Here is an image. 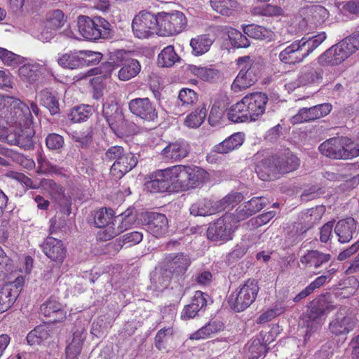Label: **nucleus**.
Returning <instances> with one entry per match:
<instances>
[{
	"label": "nucleus",
	"instance_id": "nucleus-1",
	"mask_svg": "<svg viewBox=\"0 0 359 359\" xmlns=\"http://www.w3.org/2000/svg\"><path fill=\"white\" fill-rule=\"evenodd\" d=\"M161 176L174 189L186 191L203 183L208 173L197 166L176 165L162 170Z\"/></svg>",
	"mask_w": 359,
	"mask_h": 359
},
{
	"label": "nucleus",
	"instance_id": "nucleus-2",
	"mask_svg": "<svg viewBox=\"0 0 359 359\" xmlns=\"http://www.w3.org/2000/svg\"><path fill=\"white\" fill-rule=\"evenodd\" d=\"M326 39L325 32L312 37H303L287 46L279 54L281 62L294 65L302 62L309 54L318 48Z\"/></svg>",
	"mask_w": 359,
	"mask_h": 359
},
{
	"label": "nucleus",
	"instance_id": "nucleus-3",
	"mask_svg": "<svg viewBox=\"0 0 359 359\" xmlns=\"http://www.w3.org/2000/svg\"><path fill=\"white\" fill-rule=\"evenodd\" d=\"M299 165V158L289 151H285L276 156L268 158L257 166L256 172L259 177L270 180L276 171L285 173L296 170Z\"/></svg>",
	"mask_w": 359,
	"mask_h": 359
},
{
	"label": "nucleus",
	"instance_id": "nucleus-4",
	"mask_svg": "<svg viewBox=\"0 0 359 359\" xmlns=\"http://www.w3.org/2000/svg\"><path fill=\"white\" fill-rule=\"evenodd\" d=\"M359 49V33L332 46L317 59L321 66L338 65Z\"/></svg>",
	"mask_w": 359,
	"mask_h": 359
},
{
	"label": "nucleus",
	"instance_id": "nucleus-5",
	"mask_svg": "<svg viewBox=\"0 0 359 359\" xmlns=\"http://www.w3.org/2000/svg\"><path fill=\"white\" fill-rule=\"evenodd\" d=\"M320 153L332 159H349L359 156V143L354 145L345 137H332L319 146Z\"/></svg>",
	"mask_w": 359,
	"mask_h": 359
},
{
	"label": "nucleus",
	"instance_id": "nucleus-6",
	"mask_svg": "<svg viewBox=\"0 0 359 359\" xmlns=\"http://www.w3.org/2000/svg\"><path fill=\"white\" fill-rule=\"evenodd\" d=\"M8 125L13 126L16 125L17 130L15 133H8L7 129V137L3 142L10 144L18 145L25 149H29L33 147V137L34 130L32 127V116H18Z\"/></svg>",
	"mask_w": 359,
	"mask_h": 359
},
{
	"label": "nucleus",
	"instance_id": "nucleus-7",
	"mask_svg": "<svg viewBox=\"0 0 359 359\" xmlns=\"http://www.w3.org/2000/svg\"><path fill=\"white\" fill-rule=\"evenodd\" d=\"M335 306L325 299L313 303L303 316L302 325L306 328L304 340L310 337L312 333L318 330L323 325L327 315L332 311Z\"/></svg>",
	"mask_w": 359,
	"mask_h": 359
},
{
	"label": "nucleus",
	"instance_id": "nucleus-8",
	"mask_svg": "<svg viewBox=\"0 0 359 359\" xmlns=\"http://www.w3.org/2000/svg\"><path fill=\"white\" fill-rule=\"evenodd\" d=\"M259 290L257 282L248 279L229 295L228 302L231 308L236 312L244 311L255 301Z\"/></svg>",
	"mask_w": 359,
	"mask_h": 359
},
{
	"label": "nucleus",
	"instance_id": "nucleus-9",
	"mask_svg": "<svg viewBox=\"0 0 359 359\" xmlns=\"http://www.w3.org/2000/svg\"><path fill=\"white\" fill-rule=\"evenodd\" d=\"M77 26L80 34L88 40L107 38L111 30L110 24L100 17L91 19L86 15H80L77 20Z\"/></svg>",
	"mask_w": 359,
	"mask_h": 359
},
{
	"label": "nucleus",
	"instance_id": "nucleus-10",
	"mask_svg": "<svg viewBox=\"0 0 359 359\" xmlns=\"http://www.w3.org/2000/svg\"><path fill=\"white\" fill-rule=\"evenodd\" d=\"M158 31L160 36H172L182 32L187 25L185 15L178 11L171 13L161 12L157 14Z\"/></svg>",
	"mask_w": 359,
	"mask_h": 359
},
{
	"label": "nucleus",
	"instance_id": "nucleus-11",
	"mask_svg": "<svg viewBox=\"0 0 359 359\" xmlns=\"http://www.w3.org/2000/svg\"><path fill=\"white\" fill-rule=\"evenodd\" d=\"M237 64L241 70L231 85V89L234 93H239L252 86L258 79L255 67L250 65L249 56L239 57Z\"/></svg>",
	"mask_w": 359,
	"mask_h": 359
},
{
	"label": "nucleus",
	"instance_id": "nucleus-12",
	"mask_svg": "<svg viewBox=\"0 0 359 359\" xmlns=\"http://www.w3.org/2000/svg\"><path fill=\"white\" fill-rule=\"evenodd\" d=\"M134 35L138 39H147L158 31L157 15L142 11L134 18L132 22Z\"/></svg>",
	"mask_w": 359,
	"mask_h": 359
},
{
	"label": "nucleus",
	"instance_id": "nucleus-13",
	"mask_svg": "<svg viewBox=\"0 0 359 359\" xmlns=\"http://www.w3.org/2000/svg\"><path fill=\"white\" fill-rule=\"evenodd\" d=\"M18 116H30V111L25 103L13 97L0 95V117L7 125Z\"/></svg>",
	"mask_w": 359,
	"mask_h": 359
},
{
	"label": "nucleus",
	"instance_id": "nucleus-14",
	"mask_svg": "<svg viewBox=\"0 0 359 359\" xmlns=\"http://www.w3.org/2000/svg\"><path fill=\"white\" fill-rule=\"evenodd\" d=\"M358 323V320L348 313L346 308H340L335 318L329 324L330 331L336 336L346 335L351 332Z\"/></svg>",
	"mask_w": 359,
	"mask_h": 359
},
{
	"label": "nucleus",
	"instance_id": "nucleus-15",
	"mask_svg": "<svg viewBox=\"0 0 359 359\" xmlns=\"http://www.w3.org/2000/svg\"><path fill=\"white\" fill-rule=\"evenodd\" d=\"M24 280L18 277L14 281L6 283L0 290V313L9 309L20 293Z\"/></svg>",
	"mask_w": 359,
	"mask_h": 359
},
{
	"label": "nucleus",
	"instance_id": "nucleus-16",
	"mask_svg": "<svg viewBox=\"0 0 359 359\" xmlns=\"http://www.w3.org/2000/svg\"><path fill=\"white\" fill-rule=\"evenodd\" d=\"M233 220L231 215H225L210 224L207 230V236L213 241L226 242L231 239L230 222Z\"/></svg>",
	"mask_w": 359,
	"mask_h": 359
},
{
	"label": "nucleus",
	"instance_id": "nucleus-17",
	"mask_svg": "<svg viewBox=\"0 0 359 359\" xmlns=\"http://www.w3.org/2000/svg\"><path fill=\"white\" fill-rule=\"evenodd\" d=\"M250 121L259 118L265 112L268 97L263 93H255L245 95L243 98Z\"/></svg>",
	"mask_w": 359,
	"mask_h": 359
},
{
	"label": "nucleus",
	"instance_id": "nucleus-18",
	"mask_svg": "<svg viewBox=\"0 0 359 359\" xmlns=\"http://www.w3.org/2000/svg\"><path fill=\"white\" fill-rule=\"evenodd\" d=\"M163 264L165 271L169 274L180 276L187 271L191 264V260L189 257L184 253H170L165 255Z\"/></svg>",
	"mask_w": 359,
	"mask_h": 359
},
{
	"label": "nucleus",
	"instance_id": "nucleus-19",
	"mask_svg": "<svg viewBox=\"0 0 359 359\" xmlns=\"http://www.w3.org/2000/svg\"><path fill=\"white\" fill-rule=\"evenodd\" d=\"M331 110L332 105L329 103L316 105L310 108H303L291 118L290 121L292 124H298L313 121L327 115Z\"/></svg>",
	"mask_w": 359,
	"mask_h": 359
},
{
	"label": "nucleus",
	"instance_id": "nucleus-20",
	"mask_svg": "<svg viewBox=\"0 0 359 359\" xmlns=\"http://www.w3.org/2000/svg\"><path fill=\"white\" fill-rule=\"evenodd\" d=\"M135 215L128 210L121 215L120 223L117 228L114 227V223L105 226L104 229L98 233V238L100 240L108 241L114 238L123 231L130 228L135 222Z\"/></svg>",
	"mask_w": 359,
	"mask_h": 359
},
{
	"label": "nucleus",
	"instance_id": "nucleus-21",
	"mask_svg": "<svg viewBox=\"0 0 359 359\" xmlns=\"http://www.w3.org/2000/svg\"><path fill=\"white\" fill-rule=\"evenodd\" d=\"M128 107L133 114L142 119L153 121L157 117L156 110L147 97L133 99Z\"/></svg>",
	"mask_w": 359,
	"mask_h": 359
},
{
	"label": "nucleus",
	"instance_id": "nucleus-22",
	"mask_svg": "<svg viewBox=\"0 0 359 359\" xmlns=\"http://www.w3.org/2000/svg\"><path fill=\"white\" fill-rule=\"evenodd\" d=\"M41 248L50 259L58 264H62L66 257L67 251L62 241L53 237L46 238Z\"/></svg>",
	"mask_w": 359,
	"mask_h": 359
},
{
	"label": "nucleus",
	"instance_id": "nucleus-23",
	"mask_svg": "<svg viewBox=\"0 0 359 359\" xmlns=\"http://www.w3.org/2000/svg\"><path fill=\"white\" fill-rule=\"evenodd\" d=\"M144 220L147 231L155 237H161L167 233L168 221L165 215L157 212H148Z\"/></svg>",
	"mask_w": 359,
	"mask_h": 359
},
{
	"label": "nucleus",
	"instance_id": "nucleus-24",
	"mask_svg": "<svg viewBox=\"0 0 359 359\" xmlns=\"http://www.w3.org/2000/svg\"><path fill=\"white\" fill-rule=\"evenodd\" d=\"M40 312L45 317L49 318L52 323L62 321L67 316L64 306L55 297H50L41 305Z\"/></svg>",
	"mask_w": 359,
	"mask_h": 359
},
{
	"label": "nucleus",
	"instance_id": "nucleus-25",
	"mask_svg": "<svg viewBox=\"0 0 359 359\" xmlns=\"http://www.w3.org/2000/svg\"><path fill=\"white\" fill-rule=\"evenodd\" d=\"M189 152V144L184 140L169 142L161 151L165 161H179L187 156Z\"/></svg>",
	"mask_w": 359,
	"mask_h": 359
},
{
	"label": "nucleus",
	"instance_id": "nucleus-26",
	"mask_svg": "<svg viewBox=\"0 0 359 359\" xmlns=\"http://www.w3.org/2000/svg\"><path fill=\"white\" fill-rule=\"evenodd\" d=\"M103 115L113 131L116 132L123 126L124 116L116 103L103 104Z\"/></svg>",
	"mask_w": 359,
	"mask_h": 359
},
{
	"label": "nucleus",
	"instance_id": "nucleus-27",
	"mask_svg": "<svg viewBox=\"0 0 359 359\" xmlns=\"http://www.w3.org/2000/svg\"><path fill=\"white\" fill-rule=\"evenodd\" d=\"M331 259V255L318 250H307L299 259L305 269H317Z\"/></svg>",
	"mask_w": 359,
	"mask_h": 359
},
{
	"label": "nucleus",
	"instance_id": "nucleus-28",
	"mask_svg": "<svg viewBox=\"0 0 359 359\" xmlns=\"http://www.w3.org/2000/svg\"><path fill=\"white\" fill-rule=\"evenodd\" d=\"M334 233L338 236L339 242L348 243L357 233V223L352 217L339 220L335 225Z\"/></svg>",
	"mask_w": 359,
	"mask_h": 359
},
{
	"label": "nucleus",
	"instance_id": "nucleus-29",
	"mask_svg": "<svg viewBox=\"0 0 359 359\" xmlns=\"http://www.w3.org/2000/svg\"><path fill=\"white\" fill-rule=\"evenodd\" d=\"M137 163V158L136 156L128 151L119 161L113 163L110 169V173L114 177L120 179L130 171Z\"/></svg>",
	"mask_w": 359,
	"mask_h": 359
},
{
	"label": "nucleus",
	"instance_id": "nucleus-30",
	"mask_svg": "<svg viewBox=\"0 0 359 359\" xmlns=\"http://www.w3.org/2000/svg\"><path fill=\"white\" fill-rule=\"evenodd\" d=\"M207 294L201 291H196L191 304L184 307L181 313L182 319L189 320L194 318L207 305Z\"/></svg>",
	"mask_w": 359,
	"mask_h": 359
},
{
	"label": "nucleus",
	"instance_id": "nucleus-31",
	"mask_svg": "<svg viewBox=\"0 0 359 359\" xmlns=\"http://www.w3.org/2000/svg\"><path fill=\"white\" fill-rule=\"evenodd\" d=\"M269 203V200L264 197H254L245 203L243 208L236 210V219H245L261 210Z\"/></svg>",
	"mask_w": 359,
	"mask_h": 359
},
{
	"label": "nucleus",
	"instance_id": "nucleus-32",
	"mask_svg": "<svg viewBox=\"0 0 359 359\" xmlns=\"http://www.w3.org/2000/svg\"><path fill=\"white\" fill-rule=\"evenodd\" d=\"M323 79V70L315 68L311 65L304 66L298 76L297 86H305L319 83Z\"/></svg>",
	"mask_w": 359,
	"mask_h": 359
},
{
	"label": "nucleus",
	"instance_id": "nucleus-33",
	"mask_svg": "<svg viewBox=\"0 0 359 359\" xmlns=\"http://www.w3.org/2000/svg\"><path fill=\"white\" fill-rule=\"evenodd\" d=\"M224 325L220 320H211L198 330L191 334L189 339L191 340L205 339L213 337L215 334L222 331Z\"/></svg>",
	"mask_w": 359,
	"mask_h": 359
},
{
	"label": "nucleus",
	"instance_id": "nucleus-34",
	"mask_svg": "<svg viewBox=\"0 0 359 359\" xmlns=\"http://www.w3.org/2000/svg\"><path fill=\"white\" fill-rule=\"evenodd\" d=\"M81 55L80 51H69L59 53L57 62L59 66L64 69H76L82 68Z\"/></svg>",
	"mask_w": 359,
	"mask_h": 359
},
{
	"label": "nucleus",
	"instance_id": "nucleus-35",
	"mask_svg": "<svg viewBox=\"0 0 359 359\" xmlns=\"http://www.w3.org/2000/svg\"><path fill=\"white\" fill-rule=\"evenodd\" d=\"M48 62L47 60L41 61V63L25 64L19 68V75L23 80L29 83H33L37 80L40 69L42 67H48Z\"/></svg>",
	"mask_w": 359,
	"mask_h": 359
},
{
	"label": "nucleus",
	"instance_id": "nucleus-36",
	"mask_svg": "<svg viewBox=\"0 0 359 359\" xmlns=\"http://www.w3.org/2000/svg\"><path fill=\"white\" fill-rule=\"evenodd\" d=\"M215 39L210 34H201L196 36L190 41L191 53L196 56H200L207 53Z\"/></svg>",
	"mask_w": 359,
	"mask_h": 359
},
{
	"label": "nucleus",
	"instance_id": "nucleus-37",
	"mask_svg": "<svg viewBox=\"0 0 359 359\" xmlns=\"http://www.w3.org/2000/svg\"><path fill=\"white\" fill-rule=\"evenodd\" d=\"M244 134L236 133L215 147L217 152L226 154L241 147L244 142Z\"/></svg>",
	"mask_w": 359,
	"mask_h": 359
},
{
	"label": "nucleus",
	"instance_id": "nucleus-38",
	"mask_svg": "<svg viewBox=\"0 0 359 359\" xmlns=\"http://www.w3.org/2000/svg\"><path fill=\"white\" fill-rule=\"evenodd\" d=\"M227 116L230 121L234 123L250 121L243 99L236 102L229 109Z\"/></svg>",
	"mask_w": 359,
	"mask_h": 359
},
{
	"label": "nucleus",
	"instance_id": "nucleus-39",
	"mask_svg": "<svg viewBox=\"0 0 359 359\" xmlns=\"http://www.w3.org/2000/svg\"><path fill=\"white\" fill-rule=\"evenodd\" d=\"M141 66L135 59L126 60L118 71V76L121 81H128L137 76L140 72Z\"/></svg>",
	"mask_w": 359,
	"mask_h": 359
},
{
	"label": "nucleus",
	"instance_id": "nucleus-40",
	"mask_svg": "<svg viewBox=\"0 0 359 359\" xmlns=\"http://www.w3.org/2000/svg\"><path fill=\"white\" fill-rule=\"evenodd\" d=\"M217 212L215 204L208 199H203L194 203L190 208V213L194 216H207Z\"/></svg>",
	"mask_w": 359,
	"mask_h": 359
},
{
	"label": "nucleus",
	"instance_id": "nucleus-41",
	"mask_svg": "<svg viewBox=\"0 0 359 359\" xmlns=\"http://www.w3.org/2000/svg\"><path fill=\"white\" fill-rule=\"evenodd\" d=\"M263 338L257 337L252 339L245 345V348L249 353V359H259L265 355L267 349L266 345L263 342Z\"/></svg>",
	"mask_w": 359,
	"mask_h": 359
},
{
	"label": "nucleus",
	"instance_id": "nucleus-42",
	"mask_svg": "<svg viewBox=\"0 0 359 359\" xmlns=\"http://www.w3.org/2000/svg\"><path fill=\"white\" fill-rule=\"evenodd\" d=\"M210 3L213 10L223 15H231L238 8L235 0H210Z\"/></svg>",
	"mask_w": 359,
	"mask_h": 359
},
{
	"label": "nucleus",
	"instance_id": "nucleus-43",
	"mask_svg": "<svg viewBox=\"0 0 359 359\" xmlns=\"http://www.w3.org/2000/svg\"><path fill=\"white\" fill-rule=\"evenodd\" d=\"M49 337V332L46 325L36 326L27 336V341L31 346L39 345Z\"/></svg>",
	"mask_w": 359,
	"mask_h": 359
},
{
	"label": "nucleus",
	"instance_id": "nucleus-44",
	"mask_svg": "<svg viewBox=\"0 0 359 359\" xmlns=\"http://www.w3.org/2000/svg\"><path fill=\"white\" fill-rule=\"evenodd\" d=\"M245 34L255 39H266L272 36V32L264 27L257 25H248L243 27Z\"/></svg>",
	"mask_w": 359,
	"mask_h": 359
},
{
	"label": "nucleus",
	"instance_id": "nucleus-45",
	"mask_svg": "<svg viewBox=\"0 0 359 359\" xmlns=\"http://www.w3.org/2000/svg\"><path fill=\"white\" fill-rule=\"evenodd\" d=\"M41 104L46 107L51 114L59 113V103L56 97L49 90H42L39 95Z\"/></svg>",
	"mask_w": 359,
	"mask_h": 359
},
{
	"label": "nucleus",
	"instance_id": "nucleus-46",
	"mask_svg": "<svg viewBox=\"0 0 359 359\" xmlns=\"http://www.w3.org/2000/svg\"><path fill=\"white\" fill-rule=\"evenodd\" d=\"M206 115L207 110L204 105L197 107L194 111L186 117L184 123L188 127L197 128L204 121Z\"/></svg>",
	"mask_w": 359,
	"mask_h": 359
},
{
	"label": "nucleus",
	"instance_id": "nucleus-47",
	"mask_svg": "<svg viewBox=\"0 0 359 359\" xmlns=\"http://www.w3.org/2000/svg\"><path fill=\"white\" fill-rule=\"evenodd\" d=\"M179 59L172 46L165 47L158 56V63L161 67H171Z\"/></svg>",
	"mask_w": 359,
	"mask_h": 359
},
{
	"label": "nucleus",
	"instance_id": "nucleus-48",
	"mask_svg": "<svg viewBox=\"0 0 359 359\" xmlns=\"http://www.w3.org/2000/svg\"><path fill=\"white\" fill-rule=\"evenodd\" d=\"M92 114V108L89 105H80L72 108L69 114V118L74 123L86 121Z\"/></svg>",
	"mask_w": 359,
	"mask_h": 359
},
{
	"label": "nucleus",
	"instance_id": "nucleus-49",
	"mask_svg": "<svg viewBox=\"0 0 359 359\" xmlns=\"http://www.w3.org/2000/svg\"><path fill=\"white\" fill-rule=\"evenodd\" d=\"M41 188L48 193L55 200L63 196V188L50 179H43L40 182Z\"/></svg>",
	"mask_w": 359,
	"mask_h": 359
},
{
	"label": "nucleus",
	"instance_id": "nucleus-50",
	"mask_svg": "<svg viewBox=\"0 0 359 359\" xmlns=\"http://www.w3.org/2000/svg\"><path fill=\"white\" fill-rule=\"evenodd\" d=\"M65 22L63 12L60 10H54L48 13L45 24L48 27L57 30L64 25Z\"/></svg>",
	"mask_w": 359,
	"mask_h": 359
},
{
	"label": "nucleus",
	"instance_id": "nucleus-51",
	"mask_svg": "<svg viewBox=\"0 0 359 359\" xmlns=\"http://www.w3.org/2000/svg\"><path fill=\"white\" fill-rule=\"evenodd\" d=\"M242 200L243 196L240 193L229 194L222 200L215 203L217 212L224 210L230 207H233Z\"/></svg>",
	"mask_w": 359,
	"mask_h": 359
},
{
	"label": "nucleus",
	"instance_id": "nucleus-52",
	"mask_svg": "<svg viewBox=\"0 0 359 359\" xmlns=\"http://www.w3.org/2000/svg\"><path fill=\"white\" fill-rule=\"evenodd\" d=\"M251 13L255 15L273 17L281 15L283 14V10L278 6L266 4L254 7Z\"/></svg>",
	"mask_w": 359,
	"mask_h": 359
},
{
	"label": "nucleus",
	"instance_id": "nucleus-53",
	"mask_svg": "<svg viewBox=\"0 0 359 359\" xmlns=\"http://www.w3.org/2000/svg\"><path fill=\"white\" fill-rule=\"evenodd\" d=\"M114 212L111 209L102 208L95 212L94 221L95 225L99 228L104 227L112 222Z\"/></svg>",
	"mask_w": 359,
	"mask_h": 359
},
{
	"label": "nucleus",
	"instance_id": "nucleus-54",
	"mask_svg": "<svg viewBox=\"0 0 359 359\" xmlns=\"http://www.w3.org/2000/svg\"><path fill=\"white\" fill-rule=\"evenodd\" d=\"M198 100L196 93L190 88H184L178 94V105L189 107L195 104Z\"/></svg>",
	"mask_w": 359,
	"mask_h": 359
},
{
	"label": "nucleus",
	"instance_id": "nucleus-55",
	"mask_svg": "<svg viewBox=\"0 0 359 359\" xmlns=\"http://www.w3.org/2000/svg\"><path fill=\"white\" fill-rule=\"evenodd\" d=\"M228 36L231 44L236 48H247L250 46L248 38L236 29L230 28L228 30Z\"/></svg>",
	"mask_w": 359,
	"mask_h": 359
},
{
	"label": "nucleus",
	"instance_id": "nucleus-56",
	"mask_svg": "<svg viewBox=\"0 0 359 359\" xmlns=\"http://www.w3.org/2000/svg\"><path fill=\"white\" fill-rule=\"evenodd\" d=\"M187 71L191 72L203 81H209L216 76L217 73L214 69L203 67H198L194 65H189Z\"/></svg>",
	"mask_w": 359,
	"mask_h": 359
},
{
	"label": "nucleus",
	"instance_id": "nucleus-57",
	"mask_svg": "<svg viewBox=\"0 0 359 359\" xmlns=\"http://www.w3.org/2000/svg\"><path fill=\"white\" fill-rule=\"evenodd\" d=\"M170 187L165 179L161 176V170L156 174V178L147 184V188L152 192H163Z\"/></svg>",
	"mask_w": 359,
	"mask_h": 359
},
{
	"label": "nucleus",
	"instance_id": "nucleus-58",
	"mask_svg": "<svg viewBox=\"0 0 359 359\" xmlns=\"http://www.w3.org/2000/svg\"><path fill=\"white\" fill-rule=\"evenodd\" d=\"M0 60L7 66H15L20 64L22 57L6 48H0Z\"/></svg>",
	"mask_w": 359,
	"mask_h": 359
},
{
	"label": "nucleus",
	"instance_id": "nucleus-59",
	"mask_svg": "<svg viewBox=\"0 0 359 359\" xmlns=\"http://www.w3.org/2000/svg\"><path fill=\"white\" fill-rule=\"evenodd\" d=\"M82 67L98 64L102 57V53L91 50H80Z\"/></svg>",
	"mask_w": 359,
	"mask_h": 359
},
{
	"label": "nucleus",
	"instance_id": "nucleus-60",
	"mask_svg": "<svg viewBox=\"0 0 359 359\" xmlns=\"http://www.w3.org/2000/svg\"><path fill=\"white\" fill-rule=\"evenodd\" d=\"M46 144L49 149L58 150L62 148L65 141L62 136L57 133H51L46 137Z\"/></svg>",
	"mask_w": 359,
	"mask_h": 359
},
{
	"label": "nucleus",
	"instance_id": "nucleus-61",
	"mask_svg": "<svg viewBox=\"0 0 359 359\" xmlns=\"http://www.w3.org/2000/svg\"><path fill=\"white\" fill-rule=\"evenodd\" d=\"M143 234L140 231H134L125 233L123 236L122 245L130 247L138 244L142 241Z\"/></svg>",
	"mask_w": 359,
	"mask_h": 359
},
{
	"label": "nucleus",
	"instance_id": "nucleus-62",
	"mask_svg": "<svg viewBox=\"0 0 359 359\" xmlns=\"http://www.w3.org/2000/svg\"><path fill=\"white\" fill-rule=\"evenodd\" d=\"M11 270V259L6 256L1 248H0V282L6 278L7 273Z\"/></svg>",
	"mask_w": 359,
	"mask_h": 359
},
{
	"label": "nucleus",
	"instance_id": "nucleus-63",
	"mask_svg": "<svg viewBox=\"0 0 359 359\" xmlns=\"http://www.w3.org/2000/svg\"><path fill=\"white\" fill-rule=\"evenodd\" d=\"M128 151H125L122 147L120 146H113L109 147L106 153V158L109 161H114V162H117L121 159L123 155H125Z\"/></svg>",
	"mask_w": 359,
	"mask_h": 359
},
{
	"label": "nucleus",
	"instance_id": "nucleus-64",
	"mask_svg": "<svg viewBox=\"0 0 359 359\" xmlns=\"http://www.w3.org/2000/svg\"><path fill=\"white\" fill-rule=\"evenodd\" d=\"M324 210L325 209L323 207H316L315 208H311L307 210L306 212L305 219L311 224L316 223L322 218Z\"/></svg>",
	"mask_w": 359,
	"mask_h": 359
}]
</instances>
